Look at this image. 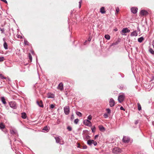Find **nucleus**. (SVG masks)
<instances>
[{
	"instance_id": "f3484780",
	"label": "nucleus",
	"mask_w": 154,
	"mask_h": 154,
	"mask_svg": "<svg viewBox=\"0 0 154 154\" xmlns=\"http://www.w3.org/2000/svg\"><path fill=\"white\" fill-rule=\"evenodd\" d=\"M10 132L11 134L12 135L15 134V135H17V136H18V134L17 133L16 131H15L13 130H11L10 131Z\"/></svg>"
},
{
	"instance_id": "bb28decb",
	"label": "nucleus",
	"mask_w": 154,
	"mask_h": 154,
	"mask_svg": "<svg viewBox=\"0 0 154 154\" xmlns=\"http://www.w3.org/2000/svg\"><path fill=\"white\" fill-rule=\"evenodd\" d=\"M5 128V125L3 124L2 123L0 124V128L1 129H3Z\"/></svg>"
},
{
	"instance_id": "58836bf2",
	"label": "nucleus",
	"mask_w": 154,
	"mask_h": 154,
	"mask_svg": "<svg viewBox=\"0 0 154 154\" xmlns=\"http://www.w3.org/2000/svg\"><path fill=\"white\" fill-rule=\"evenodd\" d=\"M67 129L68 130V131H72V128L70 126H68L67 127Z\"/></svg>"
},
{
	"instance_id": "20e7f679",
	"label": "nucleus",
	"mask_w": 154,
	"mask_h": 154,
	"mask_svg": "<svg viewBox=\"0 0 154 154\" xmlns=\"http://www.w3.org/2000/svg\"><path fill=\"white\" fill-rule=\"evenodd\" d=\"M87 143L90 146L92 144L95 146L97 145V142L96 141H94V140H88Z\"/></svg>"
},
{
	"instance_id": "8fccbe9b",
	"label": "nucleus",
	"mask_w": 154,
	"mask_h": 154,
	"mask_svg": "<svg viewBox=\"0 0 154 154\" xmlns=\"http://www.w3.org/2000/svg\"><path fill=\"white\" fill-rule=\"evenodd\" d=\"M99 136L98 135H96L94 137V139H96Z\"/></svg>"
},
{
	"instance_id": "e2e57ef3",
	"label": "nucleus",
	"mask_w": 154,
	"mask_h": 154,
	"mask_svg": "<svg viewBox=\"0 0 154 154\" xmlns=\"http://www.w3.org/2000/svg\"><path fill=\"white\" fill-rule=\"evenodd\" d=\"M31 53H32V54H33V53H34V52H33V51H32L31 52Z\"/></svg>"
},
{
	"instance_id": "e433bc0d",
	"label": "nucleus",
	"mask_w": 154,
	"mask_h": 154,
	"mask_svg": "<svg viewBox=\"0 0 154 154\" xmlns=\"http://www.w3.org/2000/svg\"><path fill=\"white\" fill-rule=\"evenodd\" d=\"M29 59L31 61H32V56L31 54L30 53H29Z\"/></svg>"
},
{
	"instance_id": "de8ad7c7",
	"label": "nucleus",
	"mask_w": 154,
	"mask_h": 154,
	"mask_svg": "<svg viewBox=\"0 0 154 154\" xmlns=\"http://www.w3.org/2000/svg\"><path fill=\"white\" fill-rule=\"evenodd\" d=\"M87 148V146H83V149H86Z\"/></svg>"
},
{
	"instance_id": "bf43d9fd",
	"label": "nucleus",
	"mask_w": 154,
	"mask_h": 154,
	"mask_svg": "<svg viewBox=\"0 0 154 154\" xmlns=\"http://www.w3.org/2000/svg\"><path fill=\"white\" fill-rule=\"evenodd\" d=\"M14 141H16V139L15 138H14Z\"/></svg>"
},
{
	"instance_id": "6e6552de",
	"label": "nucleus",
	"mask_w": 154,
	"mask_h": 154,
	"mask_svg": "<svg viewBox=\"0 0 154 154\" xmlns=\"http://www.w3.org/2000/svg\"><path fill=\"white\" fill-rule=\"evenodd\" d=\"M130 32V30L127 28H124L121 31V33L122 35H124V33L129 32Z\"/></svg>"
},
{
	"instance_id": "ea45409f",
	"label": "nucleus",
	"mask_w": 154,
	"mask_h": 154,
	"mask_svg": "<svg viewBox=\"0 0 154 154\" xmlns=\"http://www.w3.org/2000/svg\"><path fill=\"white\" fill-rule=\"evenodd\" d=\"M4 58L3 57H0V62L4 60Z\"/></svg>"
},
{
	"instance_id": "13d9d810",
	"label": "nucleus",
	"mask_w": 154,
	"mask_h": 154,
	"mask_svg": "<svg viewBox=\"0 0 154 154\" xmlns=\"http://www.w3.org/2000/svg\"><path fill=\"white\" fill-rule=\"evenodd\" d=\"M153 47L154 48V41H153V43L152 44Z\"/></svg>"
},
{
	"instance_id": "052dcab7",
	"label": "nucleus",
	"mask_w": 154,
	"mask_h": 154,
	"mask_svg": "<svg viewBox=\"0 0 154 154\" xmlns=\"http://www.w3.org/2000/svg\"><path fill=\"white\" fill-rule=\"evenodd\" d=\"M114 30L115 31H117V29H114Z\"/></svg>"
},
{
	"instance_id": "ddd939ff",
	"label": "nucleus",
	"mask_w": 154,
	"mask_h": 154,
	"mask_svg": "<svg viewBox=\"0 0 154 154\" xmlns=\"http://www.w3.org/2000/svg\"><path fill=\"white\" fill-rule=\"evenodd\" d=\"M140 14L141 16H144L147 15L148 13L146 11L143 10L140 11Z\"/></svg>"
},
{
	"instance_id": "0eeeda50",
	"label": "nucleus",
	"mask_w": 154,
	"mask_h": 154,
	"mask_svg": "<svg viewBox=\"0 0 154 154\" xmlns=\"http://www.w3.org/2000/svg\"><path fill=\"white\" fill-rule=\"evenodd\" d=\"M64 110L65 114L66 115H68L69 112V106H66L64 108Z\"/></svg>"
},
{
	"instance_id": "338daca9",
	"label": "nucleus",
	"mask_w": 154,
	"mask_h": 154,
	"mask_svg": "<svg viewBox=\"0 0 154 154\" xmlns=\"http://www.w3.org/2000/svg\"><path fill=\"white\" fill-rule=\"evenodd\" d=\"M11 144V141H10Z\"/></svg>"
},
{
	"instance_id": "9d476101",
	"label": "nucleus",
	"mask_w": 154,
	"mask_h": 154,
	"mask_svg": "<svg viewBox=\"0 0 154 154\" xmlns=\"http://www.w3.org/2000/svg\"><path fill=\"white\" fill-rule=\"evenodd\" d=\"M55 138L56 140V143H59L60 144H63V142H61V139H60V137H55Z\"/></svg>"
},
{
	"instance_id": "c03bdc74",
	"label": "nucleus",
	"mask_w": 154,
	"mask_h": 154,
	"mask_svg": "<svg viewBox=\"0 0 154 154\" xmlns=\"http://www.w3.org/2000/svg\"><path fill=\"white\" fill-rule=\"evenodd\" d=\"M74 119V116L73 114L72 115L71 117V121H72Z\"/></svg>"
},
{
	"instance_id": "f704fd0d",
	"label": "nucleus",
	"mask_w": 154,
	"mask_h": 154,
	"mask_svg": "<svg viewBox=\"0 0 154 154\" xmlns=\"http://www.w3.org/2000/svg\"><path fill=\"white\" fill-rule=\"evenodd\" d=\"M92 116L91 115H90L88 116L87 117V119L88 120H91L92 119Z\"/></svg>"
},
{
	"instance_id": "423d86ee",
	"label": "nucleus",
	"mask_w": 154,
	"mask_h": 154,
	"mask_svg": "<svg viewBox=\"0 0 154 154\" xmlns=\"http://www.w3.org/2000/svg\"><path fill=\"white\" fill-rule=\"evenodd\" d=\"M9 105L11 107L14 109H15L17 108L16 103L14 101H11L10 102Z\"/></svg>"
},
{
	"instance_id": "39448f33",
	"label": "nucleus",
	"mask_w": 154,
	"mask_h": 154,
	"mask_svg": "<svg viewBox=\"0 0 154 154\" xmlns=\"http://www.w3.org/2000/svg\"><path fill=\"white\" fill-rule=\"evenodd\" d=\"M112 152L114 153L118 154L121 152V150L119 148L116 147L114 148Z\"/></svg>"
},
{
	"instance_id": "6ab92c4d",
	"label": "nucleus",
	"mask_w": 154,
	"mask_h": 154,
	"mask_svg": "<svg viewBox=\"0 0 154 154\" xmlns=\"http://www.w3.org/2000/svg\"><path fill=\"white\" fill-rule=\"evenodd\" d=\"M37 103L39 107H43L44 106L42 101H41L40 102L38 101H37Z\"/></svg>"
},
{
	"instance_id": "aec40b11",
	"label": "nucleus",
	"mask_w": 154,
	"mask_h": 154,
	"mask_svg": "<svg viewBox=\"0 0 154 154\" xmlns=\"http://www.w3.org/2000/svg\"><path fill=\"white\" fill-rule=\"evenodd\" d=\"M100 12L103 14L105 13L106 11L105 10L104 7H102L100 8Z\"/></svg>"
},
{
	"instance_id": "f8f14e48",
	"label": "nucleus",
	"mask_w": 154,
	"mask_h": 154,
	"mask_svg": "<svg viewBox=\"0 0 154 154\" xmlns=\"http://www.w3.org/2000/svg\"><path fill=\"white\" fill-rule=\"evenodd\" d=\"M57 89L60 90H63V85L62 82H60L57 86Z\"/></svg>"
},
{
	"instance_id": "c9c22d12",
	"label": "nucleus",
	"mask_w": 154,
	"mask_h": 154,
	"mask_svg": "<svg viewBox=\"0 0 154 154\" xmlns=\"http://www.w3.org/2000/svg\"><path fill=\"white\" fill-rule=\"evenodd\" d=\"M103 116L105 118H107L108 117V114L106 113H105L103 115Z\"/></svg>"
},
{
	"instance_id": "4468645a",
	"label": "nucleus",
	"mask_w": 154,
	"mask_h": 154,
	"mask_svg": "<svg viewBox=\"0 0 154 154\" xmlns=\"http://www.w3.org/2000/svg\"><path fill=\"white\" fill-rule=\"evenodd\" d=\"M43 132H48L50 130L49 127H48L47 126H46L44 127L42 129Z\"/></svg>"
},
{
	"instance_id": "7ed1b4c3",
	"label": "nucleus",
	"mask_w": 154,
	"mask_h": 154,
	"mask_svg": "<svg viewBox=\"0 0 154 154\" xmlns=\"http://www.w3.org/2000/svg\"><path fill=\"white\" fill-rule=\"evenodd\" d=\"M83 123L87 126L91 127L92 126L91 122L88 119H85L83 121Z\"/></svg>"
},
{
	"instance_id": "2eb2a0df",
	"label": "nucleus",
	"mask_w": 154,
	"mask_h": 154,
	"mask_svg": "<svg viewBox=\"0 0 154 154\" xmlns=\"http://www.w3.org/2000/svg\"><path fill=\"white\" fill-rule=\"evenodd\" d=\"M137 10L138 9L137 8L132 7L131 8V11L133 13L135 14L137 13Z\"/></svg>"
},
{
	"instance_id": "6e6d98bb",
	"label": "nucleus",
	"mask_w": 154,
	"mask_h": 154,
	"mask_svg": "<svg viewBox=\"0 0 154 154\" xmlns=\"http://www.w3.org/2000/svg\"><path fill=\"white\" fill-rule=\"evenodd\" d=\"M137 30H138V31H140V28H139V27H137Z\"/></svg>"
},
{
	"instance_id": "864d4df0",
	"label": "nucleus",
	"mask_w": 154,
	"mask_h": 154,
	"mask_svg": "<svg viewBox=\"0 0 154 154\" xmlns=\"http://www.w3.org/2000/svg\"><path fill=\"white\" fill-rule=\"evenodd\" d=\"M116 11H117V12H119V8H117L116 9Z\"/></svg>"
},
{
	"instance_id": "5701e85b",
	"label": "nucleus",
	"mask_w": 154,
	"mask_h": 154,
	"mask_svg": "<svg viewBox=\"0 0 154 154\" xmlns=\"http://www.w3.org/2000/svg\"><path fill=\"white\" fill-rule=\"evenodd\" d=\"M5 50L8 49V45L7 43L6 42H4L3 44Z\"/></svg>"
},
{
	"instance_id": "49530a36",
	"label": "nucleus",
	"mask_w": 154,
	"mask_h": 154,
	"mask_svg": "<svg viewBox=\"0 0 154 154\" xmlns=\"http://www.w3.org/2000/svg\"><path fill=\"white\" fill-rule=\"evenodd\" d=\"M120 109L121 110H125V109L122 106H121L120 108Z\"/></svg>"
},
{
	"instance_id": "603ef678",
	"label": "nucleus",
	"mask_w": 154,
	"mask_h": 154,
	"mask_svg": "<svg viewBox=\"0 0 154 154\" xmlns=\"http://www.w3.org/2000/svg\"><path fill=\"white\" fill-rule=\"evenodd\" d=\"M74 122L75 124H77V119H76L75 120Z\"/></svg>"
},
{
	"instance_id": "69168bd1",
	"label": "nucleus",
	"mask_w": 154,
	"mask_h": 154,
	"mask_svg": "<svg viewBox=\"0 0 154 154\" xmlns=\"http://www.w3.org/2000/svg\"><path fill=\"white\" fill-rule=\"evenodd\" d=\"M37 61V58H36V61Z\"/></svg>"
},
{
	"instance_id": "a211bd4d",
	"label": "nucleus",
	"mask_w": 154,
	"mask_h": 154,
	"mask_svg": "<svg viewBox=\"0 0 154 154\" xmlns=\"http://www.w3.org/2000/svg\"><path fill=\"white\" fill-rule=\"evenodd\" d=\"M98 128L100 131H104L105 130V128L102 125H99Z\"/></svg>"
},
{
	"instance_id": "09e8293b",
	"label": "nucleus",
	"mask_w": 154,
	"mask_h": 154,
	"mask_svg": "<svg viewBox=\"0 0 154 154\" xmlns=\"http://www.w3.org/2000/svg\"><path fill=\"white\" fill-rule=\"evenodd\" d=\"M138 120H136L135 121V124L136 125L138 123Z\"/></svg>"
},
{
	"instance_id": "a18cd8bd",
	"label": "nucleus",
	"mask_w": 154,
	"mask_h": 154,
	"mask_svg": "<svg viewBox=\"0 0 154 154\" xmlns=\"http://www.w3.org/2000/svg\"><path fill=\"white\" fill-rule=\"evenodd\" d=\"M1 1L3 2L6 4L7 3V2L6 0H1Z\"/></svg>"
},
{
	"instance_id": "9b49d317",
	"label": "nucleus",
	"mask_w": 154,
	"mask_h": 154,
	"mask_svg": "<svg viewBox=\"0 0 154 154\" xmlns=\"http://www.w3.org/2000/svg\"><path fill=\"white\" fill-rule=\"evenodd\" d=\"M109 106L110 107H112L115 105V101L113 98H111L109 101Z\"/></svg>"
},
{
	"instance_id": "1a4fd4ad",
	"label": "nucleus",
	"mask_w": 154,
	"mask_h": 154,
	"mask_svg": "<svg viewBox=\"0 0 154 154\" xmlns=\"http://www.w3.org/2000/svg\"><path fill=\"white\" fill-rule=\"evenodd\" d=\"M123 142L125 143H128L130 141V139L128 137L124 136L122 139Z\"/></svg>"
},
{
	"instance_id": "473e14b6",
	"label": "nucleus",
	"mask_w": 154,
	"mask_h": 154,
	"mask_svg": "<svg viewBox=\"0 0 154 154\" xmlns=\"http://www.w3.org/2000/svg\"><path fill=\"white\" fill-rule=\"evenodd\" d=\"M24 43L25 45H29V42L25 39H24Z\"/></svg>"
},
{
	"instance_id": "f257e3e1",
	"label": "nucleus",
	"mask_w": 154,
	"mask_h": 154,
	"mask_svg": "<svg viewBox=\"0 0 154 154\" xmlns=\"http://www.w3.org/2000/svg\"><path fill=\"white\" fill-rule=\"evenodd\" d=\"M88 131L87 130H84L83 132V135L84 139L85 140H87L90 139L91 137L88 135Z\"/></svg>"
},
{
	"instance_id": "f03ea898",
	"label": "nucleus",
	"mask_w": 154,
	"mask_h": 154,
	"mask_svg": "<svg viewBox=\"0 0 154 154\" xmlns=\"http://www.w3.org/2000/svg\"><path fill=\"white\" fill-rule=\"evenodd\" d=\"M125 94L124 93H121L119 96L118 100L119 103H122L125 100Z\"/></svg>"
},
{
	"instance_id": "2f4dec72",
	"label": "nucleus",
	"mask_w": 154,
	"mask_h": 154,
	"mask_svg": "<svg viewBox=\"0 0 154 154\" xmlns=\"http://www.w3.org/2000/svg\"><path fill=\"white\" fill-rule=\"evenodd\" d=\"M92 132L93 133H94L95 131V130L96 129V128L95 126H93V127H92L91 128Z\"/></svg>"
},
{
	"instance_id": "dca6fc26",
	"label": "nucleus",
	"mask_w": 154,
	"mask_h": 154,
	"mask_svg": "<svg viewBox=\"0 0 154 154\" xmlns=\"http://www.w3.org/2000/svg\"><path fill=\"white\" fill-rule=\"evenodd\" d=\"M138 35L137 32L135 30L132 32L130 35L131 36H136Z\"/></svg>"
},
{
	"instance_id": "393cba45",
	"label": "nucleus",
	"mask_w": 154,
	"mask_h": 154,
	"mask_svg": "<svg viewBox=\"0 0 154 154\" xmlns=\"http://www.w3.org/2000/svg\"><path fill=\"white\" fill-rule=\"evenodd\" d=\"M144 40V38L143 37H141L140 38H138V41L141 43Z\"/></svg>"
},
{
	"instance_id": "c756f323",
	"label": "nucleus",
	"mask_w": 154,
	"mask_h": 154,
	"mask_svg": "<svg viewBox=\"0 0 154 154\" xmlns=\"http://www.w3.org/2000/svg\"><path fill=\"white\" fill-rule=\"evenodd\" d=\"M138 109L139 110H140L141 109V107L140 104L138 103H137Z\"/></svg>"
},
{
	"instance_id": "a878e982",
	"label": "nucleus",
	"mask_w": 154,
	"mask_h": 154,
	"mask_svg": "<svg viewBox=\"0 0 154 154\" xmlns=\"http://www.w3.org/2000/svg\"><path fill=\"white\" fill-rule=\"evenodd\" d=\"M149 52L152 54H154V51L151 48H149Z\"/></svg>"
},
{
	"instance_id": "4c0bfd02",
	"label": "nucleus",
	"mask_w": 154,
	"mask_h": 154,
	"mask_svg": "<svg viewBox=\"0 0 154 154\" xmlns=\"http://www.w3.org/2000/svg\"><path fill=\"white\" fill-rule=\"evenodd\" d=\"M0 30L2 32V33H4L5 29L4 28H0Z\"/></svg>"
},
{
	"instance_id": "3c124183",
	"label": "nucleus",
	"mask_w": 154,
	"mask_h": 154,
	"mask_svg": "<svg viewBox=\"0 0 154 154\" xmlns=\"http://www.w3.org/2000/svg\"><path fill=\"white\" fill-rule=\"evenodd\" d=\"M120 89H124V88H125V87H124V86H122V87H121V86H120Z\"/></svg>"
},
{
	"instance_id": "37998d69",
	"label": "nucleus",
	"mask_w": 154,
	"mask_h": 154,
	"mask_svg": "<svg viewBox=\"0 0 154 154\" xmlns=\"http://www.w3.org/2000/svg\"><path fill=\"white\" fill-rule=\"evenodd\" d=\"M54 107H55V106H54V104H51V105H50V107L51 109H52L54 108Z\"/></svg>"
},
{
	"instance_id": "7c9ffc66",
	"label": "nucleus",
	"mask_w": 154,
	"mask_h": 154,
	"mask_svg": "<svg viewBox=\"0 0 154 154\" xmlns=\"http://www.w3.org/2000/svg\"><path fill=\"white\" fill-rule=\"evenodd\" d=\"M73 11L72 12H71V14L72 15V16H74L75 18V19H76L77 18V17H76V14H74H74H73L72 13L73 12Z\"/></svg>"
},
{
	"instance_id": "c85d7f7f",
	"label": "nucleus",
	"mask_w": 154,
	"mask_h": 154,
	"mask_svg": "<svg viewBox=\"0 0 154 154\" xmlns=\"http://www.w3.org/2000/svg\"><path fill=\"white\" fill-rule=\"evenodd\" d=\"M91 38L90 37H89L88 39V40L86 41H85V42L84 43V45H86V43L87 42H89L91 41Z\"/></svg>"
},
{
	"instance_id": "a19ab883",
	"label": "nucleus",
	"mask_w": 154,
	"mask_h": 154,
	"mask_svg": "<svg viewBox=\"0 0 154 154\" xmlns=\"http://www.w3.org/2000/svg\"><path fill=\"white\" fill-rule=\"evenodd\" d=\"M82 2V0L80 1L79 2V8H80L81 7V3Z\"/></svg>"
},
{
	"instance_id": "79ce46f5",
	"label": "nucleus",
	"mask_w": 154,
	"mask_h": 154,
	"mask_svg": "<svg viewBox=\"0 0 154 154\" xmlns=\"http://www.w3.org/2000/svg\"><path fill=\"white\" fill-rule=\"evenodd\" d=\"M78 116L81 117L82 116V114L80 112H78Z\"/></svg>"
},
{
	"instance_id": "4be33fe9",
	"label": "nucleus",
	"mask_w": 154,
	"mask_h": 154,
	"mask_svg": "<svg viewBox=\"0 0 154 154\" xmlns=\"http://www.w3.org/2000/svg\"><path fill=\"white\" fill-rule=\"evenodd\" d=\"M21 117L23 119H26V115L25 112H23L21 114Z\"/></svg>"
},
{
	"instance_id": "72a5a7b5",
	"label": "nucleus",
	"mask_w": 154,
	"mask_h": 154,
	"mask_svg": "<svg viewBox=\"0 0 154 154\" xmlns=\"http://www.w3.org/2000/svg\"><path fill=\"white\" fill-rule=\"evenodd\" d=\"M106 110L108 113L110 114L111 113V110L109 108L106 109Z\"/></svg>"
},
{
	"instance_id": "680f3d73",
	"label": "nucleus",
	"mask_w": 154,
	"mask_h": 154,
	"mask_svg": "<svg viewBox=\"0 0 154 154\" xmlns=\"http://www.w3.org/2000/svg\"><path fill=\"white\" fill-rule=\"evenodd\" d=\"M75 113H76V114L77 115V111H75Z\"/></svg>"
},
{
	"instance_id": "5fc2aeb1",
	"label": "nucleus",
	"mask_w": 154,
	"mask_h": 154,
	"mask_svg": "<svg viewBox=\"0 0 154 154\" xmlns=\"http://www.w3.org/2000/svg\"><path fill=\"white\" fill-rule=\"evenodd\" d=\"M77 145H78V148L80 147V144L79 143H78Z\"/></svg>"
},
{
	"instance_id": "cd10ccee",
	"label": "nucleus",
	"mask_w": 154,
	"mask_h": 154,
	"mask_svg": "<svg viewBox=\"0 0 154 154\" xmlns=\"http://www.w3.org/2000/svg\"><path fill=\"white\" fill-rule=\"evenodd\" d=\"M105 38L107 40H109L110 39V36L108 34L106 35L105 36Z\"/></svg>"
},
{
	"instance_id": "b1692460",
	"label": "nucleus",
	"mask_w": 154,
	"mask_h": 154,
	"mask_svg": "<svg viewBox=\"0 0 154 154\" xmlns=\"http://www.w3.org/2000/svg\"><path fill=\"white\" fill-rule=\"evenodd\" d=\"M54 97V95L51 94H49L48 96V98H53Z\"/></svg>"
},
{
	"instance_id": "412c9836",
	"label": "nucleus",
	"mask_w": 154,
	"mask_h": 154,
	"mask_svg": "<svg viewBox=\"0 0 154 154\" xmlns=\"http://www.w3.org/2000/svg\"><path fill=\"white\" fill-rule=\"evenodd\" d=\"M1 101L2 102V103L4 104H6V102L5 101V97H1Z\"/></svg>"
},
{
	"instance_id": "4d7b16f0",
	"label": "nucleus",
	"mask_w": 154,
	"mask_h": 154,
	"mask_svg": "<svg viewBox=\"0 0 154 154\" xmlns=\"http://www.w3.org/2000/svg\"><path fill=\"white\" fill-rule=\"evenodd\" d=\"M3 40L4 41V42H5V38H3Z\"/></svg>"
},
{
	"instance_id": "0e129e2a",
	"label": "nucleus",
	"mask_w": 154,
	"mask_h": 154,
	"mask_svg": "<svg viewBox=\"0 0 154 154\" xmlns=\"http://www.w3.org/2000/svg\"><path fill=\"white\" fill-rule=\"evenodd\" d=\"M77 121H78H78H79V119H78Z\"/></svg>"
}]
</instances>
